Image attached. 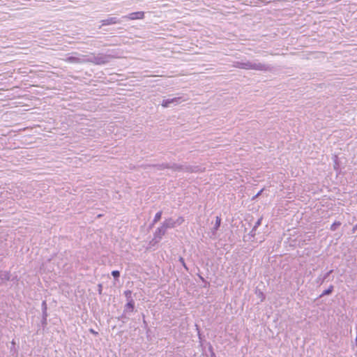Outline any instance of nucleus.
I'll return each mask as SVG.
<instances>
[{"label":"nucleus","mask_w":357,"mask_h":357,"mask_svg":"<svg viewBox=\"0 0 357 357\" xmlns=\"http://www.w3.org/2000/svg\"><path fill=\"white\" fill-rule=\"evenodd\" d=\"M234 67L244 70H254L257 71L270 72L273 69L271 64L261 63L258 60L241 61L234 63Z\"/></svg>","instance_id":"1"},{"label":"nucleus","mask_w":357,"mask_h":357,"mask_svg":"<svg viewBox=\"0 0 357 357\" xmlns=\"http://www.w3.org/2000/svg\"><path fill=\"white\" fill-rule=\"evenodd\" d=\"M112 58L114 56L111 54L98 53L88 59V61L95 65H105L109 63Z\"/></svg>","instance_id":"2"},{"label":"nucleus","mask_w":357,"mask_h":357,"mask_svg":"<svg viewBox=\"0 0 357 357\" xmlns=\"http://www.w3.org/2000/svg\"><path fill=\"white\" fill-rule=\"evenodd\" d=\"M172 96H169V98L167 99H163L161 105L164 108H167L170 107L176 106L178 104L187 100V98L184 96H178L176 97H172Z\"/></svg>","instance_id":"3"},{"label":"nucleus","mask_w":357,"mask_h":357,"mask_svg":"<svg viewBox=\"0 0 357 357\" xmlns=\"http://www.w3.org/2000/svg\"><path fill=\"white\" fill-rule=\"evenodd\" d=\"M167 169H171L174 172H197V167H192L185 165H179L176 163H167Z\"/></svg>","instance_id":"4"},{"label":"nucleus","mask_w":357,"mask_h":357,"mask_svg":"<svg viewBox=\"0 0 357 357\" xmlns=\"http://www.w3.org/2000/svg\"><path fill=\"white\" fill-rule=\"evenodd\" d=\"M167 231V230L161 225L153 233V238L150 241L149 245L155 246L158 244L161 241L163 236L165 235Z\"/></svg>","instance_id":"5"},{"label":"nucleus","mask_w":357,"mask_h":357,"mask_svg":"<svg viewBox=\"0 0 357 357\" xmlns=\"http://www.w3.org/2000/svg\"><path fill=\"white\" fill-rule=\"evenodd\" d=\"M101 24L99 26V29H101L103 26L121 24L122 20L116 17H110L105 20H102L100 22Z\"/></svg>","instance_id":"6"},{"label":"nucleus","mask_w":357,"mask_h":357,"mask_svg":"<svg viewBox=\"0 0 357 357\" xmlns=\"http://www.w3.org/2000/svg\"><path fill=\"white\" fill-rule=\"evenodd\" d=\"M144 12H143V11L134 12V13H130L128 15H125V16L122 17L123 19H128V20H142V19H144Z\"/></svg>","instance_id":"7"},{"label":"nucleus","mask_w":357,"mask_h":357,"mask_svg":"<svg viewBox=\"0 0 357 357\" xmlns=\"http://www.w3.org/2000/svg\"><path fill=\"white\" fill-rule=\"evenodd\" d=\"M333 272V270H330L324 275H320L316 280V283L319 285L322 284L329 277V275Z\"/></svg>","instance_id":"8"},{"label":"nucleus","mask_w":357,"mask_h":357,"mask_svg":"<svg viewBox=\"0 0 357 357\" xmlns=\"http://www.w3.org/2000/svg\"><path fill=\"white\" fill-rule=\"evenodd\" d=\"M167 230L175 227L174 220L172 218H167L164 220L161 224Z\"/></svg>","instance_id":"9"},{"label":"nucleus","mask_w":357,"mask_h":357,"mask_svg":"<svg viewBox=\"0 0 357 357\" xmlns=\"http://www.w3.org/2000/svg\"><path fill=\"white\" fill-rule=\"evenodd\" d=\"M10 280V274L8 271H0V285Z\"/></svg>","instance_id":"10"},{"label":"nucleus","mask_w":357,"mask_h":357,"mask_svg":"<svg viewBox=\"0 0 357 357\" xmlns=\"http://www.w3.org/2000/svg\"><path fill=\"white\" fill-rule=\"evenodd\" d=\"M135 310V301H130L127 302V303L124 306V313H126V312H133Z\"/></svg>","instance_id":"11"},{"label":"nucleus","mask_w":357,"mask_h":357,"mask_svg":"<svg viewBox=\"0 0 357 357\" xmlns=\"http://www.w3.org/2000/svg\"><path fill=\"white\" fill-rule=\"evenodd\" d=\"M221 225V218L219 216H216L215 218V223L212 229V234H215L216 231L219 229Z\"/></svg>","instance_id":"12"},{"label":"nucleus","mask_w":357,"mask_h":357,"mask_svg":"<svg viewBox=\"0 0 357 357\" xmlns=\"http://www.w3.org/2000/svg\"><path fill=\"white\" fill-rule=\"evenodd\" d=\"M66 61L71 63H81L83 62L80 58L73 56L67 57Z\"/></svg>","instance_id":"13"},{"label":"nucleus","mask_w":357,"mask_h":357,"mask_svg":"<svg viewBox=\"0 0 357 357\" xmlns=\"http://www.w3.org/2000/svg\"><path fill=\"white\" fill-rule=\"evenodd\" d=\"M162 215V211H160L154 216L152 223L150 225V227H152L155 224H156L158 221L160 220Z\"/></svg>","instance_id":"14"},{"label":"nucleus","mask_w":357,"mask_h":357,"mask_svg":"<svg viewBox=\"0 0 357 357\" xmlns=\"http://www.w3.org/2000/svg\"><path fill=\"white\" fill-rule=\"evenodd\" d=\"M333 290H334V286L331 284V285L329 286V287L328 289L324 290L320 294L319 298H322L323 296L331 295L333 293Z\"/></svg>","instance_id":"15"},{"label":"nucleus","mask_w":357,"mask_h":357,"mask_svg":"<svg viewBox=\"0 0 357 357\" xmlns=\"http://www.w3.org/2000/svg\"><path fill=\"white\" fill-rule=\"evenodd\" d=\"M333 162H334V165H333L334 169L335 171L338 172V170L340 169V163L338 161V157L337 155L333 156Z\"/></svg>","instance_id":"16"},{"label":"nucleus","mask_w":357,"mask_h":357,"mask_svg":"<svg viewBox=\"0 0 357 357\" xmlns=\"http://www.w3.org/2000/svg\"><path fill=\"white\" fill-rule=\"evenodd\" d=\"M341 225V222L340 221H335L331 226L330 229L331 231H336L337 228Z\"/></svg>","instance_id":"17"},{"label":"nucleus","mask_w":357,"mask_h":357,"mask_svg":"<svg viewBox=\"0 0 357 357\" xmlns=\"http://www.w3.org/2000/svg\"><path fill=\"white\" fill-rule=\"evenodd\" d=\"M124 295L127 299V302L130 301H134L132 297V291L130 290H126L124 291Z\"/></svg>","instance_id":"18"},{"label":"nucleus","mask_w":357,"mask_h":357,"mask_svg":"<svg viewBox=\"0 0 357 357\" xmlns=\"http://www.w3.org/2000/svg\"><path fill=\"white\" fill-rule=\"evenodd\" d=\"M155 167H156L158 170H162L165 169H167V163H162V164H158L154 165Z\"/></svg>","instance_id":"19"},{"label":"nucleus","mask_w":357,"mask_h":357,"mask_svg":"<svg viewBox=\"0 0 357 357\" xmlns=\"http://www.w3.org/2000/svg\"><path fill=\"white\" fill-rule=\"evenodd\" d=\"M111 275L113 276L115 280H119L120 277V271L117 270L112 271Z\"/></svg>","instance_id":"20"},{"label":"nucleus","mask_w":357,"mask_h":357,"mask_svg":"<svg viewBox=\"0 0 357 357\" xmlns=\"http://www.w3.org/2000/svg\"><path fill=\"white\" fill-rule=\"evenodd\" d=\"M184 222V218L183 217H179L176 220H174L175 227L181 225Z\"/></svg>","instance_id":"21"},{"label":"nucleus","mask_w":357,"mask_h":357,"mask_svg":"<svg viewBox=\"0 0 357 357\" xmlns=\"http://www.w3.org/2000/svg\"><path fill=\"white\" fill-rule=\"evenodd\" d=\"M256 294H257V296L260 298L261 302L264 301L266 296H265L264 294L262 291L259 290V291H256Z\"/></svg>","instance_id":"22"},{"label":"nucleus","mask_w":357,"mask_h":357,"mask_svg":"<svg viewBox=\"0 0 357 357\" xmlns=\"http://www.w3.org/2000/svg\"><path fill=\"white\" fill-rule=\"evenodd\" d=\"M178 261L181 264V265L183 266V268L186 270V271H188V267L187 266L185 262V260L183 259V257H179V259H178Z\"/></svg>","instance_id":"23"},{"label":"nucleus","mask_w":357,"mask_h":357,"mask_svg":"<svg viewBox=\"0 0 357 357\" xmlns=\"http://www.w3.org/2000/svg\"><path fill=\"white\" fill-rule=\"evenodd\" d=\"M262 217H261L260 218H259L257 220V221L255 222L253 228H254V230H257V229L261 225V221H262Z\"/></svg>","instance_id":"24"},{"label":"nucleus","mask_w":357,"mask_h":357,"mask_svg":"<svg viewBox=\"0 0 357 357\" xmlns=\"http://www.w3.org/2000/svg\"><path fill=\"white\" fill-rule=\"evenodd\" d=\"M12 347H10V353H12V355L13 356L15 353H17L16 349L15 348V342L14 340L11 342Z\"/></svg>","instance_id":"25"},{"label":"nucleus","mask_w":357,"mask_h":357,"mask_svg":"<svg viewBox=\"0 0 357 357\" xmlns=\"http://www.w3.org/2000/svg\"><path fill=\"white\" fill-rule=\"evenodd\" d=\"M40 323L43 328H45L47 325V318L42 317Z\"/></svg>","instance_id":"26"},{"label":"nucleus","mask_w":357,"mask_h":357,"mask_svg":"<svg viewBox=\"0 0 357 357\" xmlns=\"http://www.w3.org/2000/svg\"><path fill=\"white\" fill-rule=\"evenodd\" d=\"M42 311H47V305L46 301H43L41 304Z\"/></svg>","instance_id":"27"},{"label":"nucleus","mask_w":357,"mask_h":357,"mask_svg":"<svg viewBox=\"0 0 357 357\" xmlns=\"http://www.w3.org/2000/svg\"><path fill=\"white\" fill-rule=\"evenodd\" d=\"M264 189H261L253 197H252V200H255V199H257L258 197H259L262 192H263Z\"/></svg>","instance_id":"28"},{"label":"nucleus","mask_w":357,"mask_h":357,"mask_svg":"<svg viewBox=\"0 0 357 357\" xmlns=\"http://www.w3.org/2000/svg\"><path fill=\"white\" fill-rule=\"evenodd\" d=\"M102 284H98V292L100 295L102 294Z\"/></svg>","instance_id":"29"},{"label":"nucleus","mask_w":357,"mask_h":357,"mask_svg":"<svg viewBox=\"0 0 357 357\" xmlns=\"http://www.w3.org/2000/svg\"><path fill=\"white\" fill-rule=\"evenodd\" d=\"M119 320L120 319H128V318L126 317V313H124V312H123V314L118 318Z\"/></svg>","instance_id":"30"},{"label":"nucleus","mask_w":357,"mask_h":357,"mask_svg":"<svg viewBox=\"0 0 357 357\" xmlns=\"http://www.w3.org/2000/svg\"><path fill=\"white\" fill-rule=\"evenodd\" d=\"M255 231H256V230H254V228H252V229L250 231V232L249 235H250L251 237L254 238V237L255 236V235H256Z\"/></svg>","instance_id":"31"},{"label":"nucleus","mask_w":357,"mask_h":357,"mask_svg":"<svg viewBox=\"0 0 357 357\" xmlns=\"http://www.w3.org/2000/svg\"><path fill=\"white\" fill-rule=\"evenodd\" d=\"M89 332H90L91 334L94 335H98V332H96V331L95 330H93V328H90V329H89Z\"/></svg>","instance_id":"32"},{"label":"nucleus","mask_w":357,"mask_h":357,"mask_svg":"<svg viewBox=\"0 0 357 357\" xmlns=\"http://www.w3.org/2000/svg\"><path fill=\"white\" fill-rule=\"evenodd\" d=\"M47 311H42V317L47 318Z\"/></svg>","instance_id":"33"},{"label":"nucleus","mask_w":357,"mask_h":357,"mask_svg":"<svg viewBox=\"0 0 357 357\" xmlns=\"http://www.w3.org/2000/svg\"><path fill=\"white\" fill-rule=\"evenodd\" d=\"M208 351H210V354H212V352H214V351H213V347H212V345H211V344H210V345H209Z\"/></svg>","instance_id":"34"},{"label":"nucleus","mask_w":357,"mask_h":357,"mask_svg":"<svg viewBox=\"0 0 357 357\" xmlns=\"http://www.w3.org/2000/svg\"><path fill=\"white\" fill-rule=\"evenodd\" d=\"M199 278H200V280H201L202 282H207L206 281V280H205V279H204L202 275H199Z\"/></svg>","instance_id":"35"},{"label":"nucleus","mask_w":357,"mask_h":357,"mask_svg":"<svg viewBox=\"0 0 357 357\" xmlns=\"http://www.w3.org/2000/svg\"><path fill=\"white\" fill-rule=\"evenodd\" d=\"M211 357H217L215 352H212Z\"/></svg>","instance_id":"36"},{"label":"nucleus","mask_w":357,"mask_h":357,"mask_svg":"<svg viewBox=\"0 0 357 357\" xmlns=\"http://www.w3.org/2000/svg\"><path fill=\"white\" fill-rule=\"evenodd\" d=\"M357 229V224L356 225H354V230H356Z\"/></svg>","instance_id":"37"}]
</instances>
